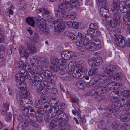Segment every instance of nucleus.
Returning <instances> with one entry per match:
<instances>
[{
  "mask_svg": "<svg viewBox=\"0 0 130 130\" xmlns=\"http://www.w3.org/2000/svg\"><path fill=\"white\" fill-rule=\"evenodd\" d=\"M22 112L24 118L28 122L29 124L37 128L38 126L37 121L40 123L43 120L42 117L36 115V112L33 107H29Z\"/></svg>",
  "mask_w": 130,
  "mask_h": 130,
  "instance_id": "obj_1",
  "label": "nucleus"
},
{
  "mask_svg": "<svg viewBox=\"0 0 130 130\" xmlns=\"http://www.w3.org/2000/svg\"><path fill=\"white\" fill-rule=\"evenodd\" d=\"M116 67L115 66L111 64L105 65L103 66V71L106 74L107 80L113 82L116 81L117 82H119L121 81L123 76L120 73L115 74L114 76L110 74V73L111 74L116 71Z\"/></svg>",
  "mask_w": 130,
  "mask_h": 130,
  "instance_id": "obj_2",
  "label": "nucleus"
},
{
  "mask_svg": "<svg viewBox=\"0 0 130 130\" xmlns=\"http://www.w3.org/2000/svg\"><path fill=\"white\" fill-rule=\"evenodd\" d=\"M37 21V27L44 34H46L48 32L49 29L46 25L44 21L42 19L41 16L38 15L35 18L29 17L26 19V22L31 26L34 27L35 25L34 19Z\"/></svg>",
  "mask_w": 130,
  "mask_h": 130,
  "instance_id": "obj_3",
  "label": "nucleus"
},
{
  "mask_svg": "<svg viewBox=\"0 0 130 130\" xmlns=\"http://www.w3.org/2000/svg\"><path fill=\"white\" fill-rule=\"evenodd\" d=\"M68 116L65 113L63 112H59L56 118L52 120L50 123V128L53 130L59 125L62 124V125H64V124L68 122Z\"/></svg>",
  "mask_w": 130,
  "mask_h": 130,
  "instance_id": "obj_4",
  "label": "nucleus"
},
{
  "mask_svg": "<svg viewBox=\"0 0 130 130\" xmlns=\"http://www.w3.org/2000/svg\"><path fill=\"white\" fill-rule=\"evenodd\" d=\"M118 11H112L113 12V18L112 20H110L109 25L110 27L111 28H115L119 26L121 28L123 29L124 28V24L121 22V15Z\"/></svg>",
  "mask_w": 130,
  "mask_h": 130,
  "instance_id": "obj_5",
  "label": "nucleus"
},
{
  "mask_svg": "<svg viewBox=\"0 0 130 130\" xmlns=\"http://www.w3.org/2000/svg\"><path fill=\"white\" fill-rule=\"evenodd\" d=\"M85 37L86 35H85ZM90 41L89 38H86V39L84 38H81L79 39H78L77 40L76 42V45L80 47L83 46L84 45L85 46V48L86 49L89 50L90 51H93L95 50V48L94 47L93 43L89 42Z\"/></svg>",
  "mask_w": 130,
  "mask_h": 130,
  "instance_id": "obj_6",
  "label": "nucleus"
},
{
  "mask_svg": "<svg viewBox=\"0 0 130 130\" xmlns=\"http://www.w3.org/2000/svg\"><path fill=\"white\" fill-rule=\"evenodd\" d=\"M31 65L34 67L40 65L44 68L47 67L49 65V61L44 58H41L39 60L32 59L30 60Z\"/></svg>",
  "mask_w": 130,
  "mask_h": 130,
  "instance_id": "obj_7",
  "label": "nucleus"
},
{
  "mask_svg": "<svg viewBox=\"0 0 130 130\" xmlns=\"http://www.w3.org/2000/svg\"><path fill=\"white\" fill-rule=\"evenodd\" d=\"M29 73L26 70L22 71L21 72L23 74V75L20 79L19 81L22 82H25V78L28 79L29 80H32L34 76L36 73L32 69H30V70H29Z\"/></svg>",
  "mask_w": 130,
  "mask_h": 130,
  "instance_id": "obj_8",
  "label": "nucleus"
},
{
  "mask_svg": "<svg viewBox=\"0 0 130 130\" xmlns=\"http://www.w3.org/2000/svg\"><path fill=\"white\" fill-rule=\"evenodd\" d=\"M22 81H16V84L17 87L21 91V94L24 97L26 98V97H28L30 93L25 89V88L26 87V85L25 82H22Z\"/></svg>",
  "mask_w": 130,
  "mask_h": 130,
  "instance_id": "obj_9",
  "label": "nucleus"
},
{
  "mask_svg": "<svg viewBox=\"0 0 130 130\" xmlns=\"http://www.w3.org/2000/svg\"><path fill=\"white\" fill-rule=\"evenodd\" d=\"M50 23L53 25V26L54 25V27L56 31L58 32H61L63 31L64 26L62 20L59 19L55 21H52Z\"/></svg>",
  "mask_w": 130,
  "mask_h": 130,
  "instance_id": "obj_10",
  "label": "nucleus"
},
{
  "mask_svg": "<svg viewBox=\"0 0 130 130\" xmlns=\"http://www.w3.org/2000/svg\"><path fill=\"white\" fill-rule=\"evenodd\" d=\"M102 58L99 57L95 58L89 59L88 60V62L89 65L91 67L93 66H98L102 62Z\"/></svg>",
  "mask_w": 130,
  "mask_h": 130,
  "instance_id": "obj_11",
  "label": "nucleus"
},
{
  "mask_svg": "<svg viewBox=\"0 0 130 130\" xmlns=\"http://www.w3.org/2000/svg\"><path fill=\"white\" fill-rule=\"evenodd\" d=\"M55 79L53 80H51L50 81H44L43 82H41L40 83V84L42 86L43 85L44 87H46L47 89L50 90L53 88L55 85V84L54 82H53V81L56 78V77L55 76H54Z\"/></svg>",
  "mask_w": 130,
  "mask_h": 130,
  "instance_id": "obj_12",
  "label": "nucleus"
},
{
  "mask_svg": "<svg viewBox=\"0 0 130 130\" xmlns=\"http://www.w3.org/2000/svg\"><path fill=\"white\" fill-rule=\"evenodd\" d=\"M18 68L21 70V71H19V72L16 74L15 77L16 81L19 82L20 80V79L23 75L21 72L22 71H26V69H25V65H24L22 61H20L18 63Z\"/></svg>",
  "mask_w": 130,
  "mask_h": 130,
  "instance_id": "obj_13",
  "label": "nucleus"
},
{
  "mask_svg": "<svg viewBox=\"0 0 130 130\" xmlns=\"http://www.w3.org/2000/svg\"><path fill=\"white\" fill-rule=\"evenodd\" d=\"M74 53L72 51H66L63 52L61 54V56L64 60H68L70 58L74 59Z\"/></svg>",
  "mask_w": 130,
  "mask_h": 130,
  "instance_id": "obj_14",
  "label": "nucleus"
},
{
  "mask_svg": "<svg viewBox=\"0 0 130 130\" xmlns=\"http://www.w3.org/2000/svg\"><path fill=\"white\" fill-rule=\"evenodd\" d=\"M116 42L120 47H123L125 45V42L123 37L121 35H118L115 38Z\"/></svg>",
  "mask_w": 130,
  "mask_h": 130,
  "instance_id": "obj_15",
  "label": "nucleus"
},
{
  "mask_svg": "<svg viewBox=\"0 0 130 130\" xmlns=\"http://www.w3.org/2000/svg\"><path fill=\"white\" fill-rule=\"evenodd\" d=\"M58 7L61 10H64L66 12L71 10L73 8V7L70 5H67L63 2L58 5Z\"/></svg>",
  "mask_w": 130,
  "mask_h": 130,
  "instance_id": "obj_16",
  "label": "nucleus"
},
{
  "mask_svg": "<svg viewBox=\"0 0 130 130\" xmlns=\"http://www.w3.org/2000/svg\"><path fill=\"white\" fill-rule=\"evenodd\" d=\"M63 2L67 5H70L73 7V6H75L78 9V7H77L79 6V3L77 0H63Z\"/></svg>",
  "mask_w": 130,
  "mask_h": 130,
  "instance_id": "obj_17",
  "label": "nucleus"
},
{
  "mask_svg": "<svg viewBox=\"0 0 130 130\" xmlns=\"http://www.w3.org/2000/svg\"><path fill=\"white\" fill-rule=\"evenodd\" d=\"M104 7L101 8L100 10V14L103 17L105 18H108L110 15V12L108 10Z\"/></svg>",
  "mask_w": 130,
  "mask_h": 130,
  "instance_id": "obj_18",
  "label": "nucleus"
},
{
  "mask_svg": "<svg viewBox=\"0 0 130 130\" xmlns=\"http://www.w3.org/2000/svg\"><path fill=\"white\" fill-rule=\"evenodd\" d=\"M103 90H102V88L100 89L97 88L94 90H90L88 92V94L90 95H96L103 93Z\"/></svg>",
  "mask_w": 130,
  "mask_h": 130,
  "instance_id": "obj_19",
  "label": "nucleus"
},
{
  "mask_svg": "<svg viewBox=\"0 0 130 130\" xmlns=\"http://www.w3.org/2000/svg\"><path fill=\"white\" fill-rule=\"evenodd\" d=\"M29 124L28 122L24 118V121L21 122L18 125L17 128V130H25V127L28 126Z\"/></svg>",
  "mask_w": 130,
  "mask_h": 130,
  "instance_id": "obj_20",
  "label": "nucleus"
},
{
  "mask_svg": "<svg viewBox=\"0 0 130 130\" xmlns=\"http://www.w3.org/2000/svg\"><path fill=\"white\" fill-rule=\"evenodd\" d=\"M113 84V83H109L106 84L105 87L102 88V90H103V93L107 92L109 90L113 89L114 88Z\"/></svg>",
  "mask_w": 130,
  "mask_h": 130,
  "instance_id": "obj_21",
  "label": "nucleus"
},
{
  "mask_svg": "<svg viewBox=\"0 0 130 130\" xmlns=\"http://www.w3.org/2000/svg\"><path fill=\"white\" fill-rule=\"evenodd\" d=\"M120 119L122 122H126L130 120V113L129 112L122 115L120 117Z\"/></svg>",
  "mask_w": 130,
  "mask_h": 130,
  "instance_id": "obj_22",
  "label": "nucleus"
},
{
  "mask_svg": "<svg viewBox=\"0 0 130 130\" xmlns=\"http://www.w3.org/2000/svg\"><path fill=\"white\" fill-rule=\"evenodd\" d=\"M120 1L119 0H113L112 7L111 9L112 11L118 10L120 7Z\"/></svg>",
  "mask_w": 130,
  "mask_h": 130,
  "instance_id": "obj_23",
  "label": "nucleus"
},
{
  "mask_svg": "<svg viewBox=\"0 0 130 130\" xmlns=\"http://www.w3.org/2000/svg\"><path fill=\"white\" fill-rule=\"evenodd\" d=\"M28 50L29 51L30 54H32L35 53L36 50L33 43H29L27 44Z\"/></svg>",
  "mask_w": 130,
  "mask_h": 130,
  "instance_id": "obj_24",
  "label": "nucleus"
},
{
  "mask_svg": "<svg viewBox=\"0 0 130 130\" xmlns=\"http://www.w3.org/2000/svg\"><path fill=\"white\" fill-rule=\"evenodd\" d=\"M95 86L97 87V88L100 89V88H102L106 84L104 82H103L102 80L99 79L98 80L94 81Z\"/></svg>",
  "mask_w": 130,
  "mask_h": 130,
  "instance_id": "obj_25",
  "label": "nucleus"
},
{
  "mask_svg": "<svg viewBox=\"0 0 130 130\" xmlns=\"http://www.w3.org/2000/svg\"><path fill=\"white\" fill-rule=\"evenodd\" d=\"M67 12L64 10H55V14L56 16L58 18H61L62 17L63 15L66 14Z\"/></svg>",
  "mask_w": 130,
  "mask_h": 130,
  "instance_id": "obj_26",
  "label": "nucleus"
},
{
  "mask_svg": "<svg viewBox=\"0 0 130 130\" xmlns=\"http://www.w3.org/2000/svg\"><path fill=\"white\" fill-rule=\"evenodd\" d=\"M59 113L58 110L57 106H55L52 107L50 110V111H49V113L52 115L53 116H55L57 113Z\"/></svg>",
  "mask_w": 130,
  "mask_h": 130,
  "instance_id": "obj_27",
  "label": "nucleus"
},
{
  "mask_svg": "<svg viewBox=\"0 0 130 130\" xmlns=\"http://www.w3.org/2000/svg\"><path fill=\"white\" fill-rule=\"evenodd\" d=\"M79 71V70H77L75 72H74L73 73H72V75L75 78H81L84 76V75L81 73Z\"/></svg>",
  "mask_w": 130,
  "mask_h": 130,
  "instance_id": "obj_28",
  "label": "nucleus"
},
{
  "mask_svg": "<svg viewBox=\"0 0 130 130\" xmlns=\"http://www.w3.org/2000/svg\"><path fill=\"white\" fill-rule=\"evenodd\" d=\"M65 34L70 38L73 40H75L77 39V36L71 32L66 31Z\"/></svg>",
  "mask_w": 130,
  "mask_h": 130,
  "instance_id": "obj_29",
  "label": "nucleus"
},
{
  "mask_svg": "<svg viewBox=\"0 0 130 130\" xmlns=\"http://www.w3.org/2000/svg\"><path fill=\"white\" fill-rule=\"evenodd\" d=\"M98 71V69L96 68H91L89 70L88 72V74L90 76L96 74Z\"/></svg>",
  "mask_w": 130,
  "mask_h": 130,
  "instance_id": "obj_30",
  "label": "nucleus"
},
{
  "mask_svg": "<svg viewBox=\"0 0 130 130\" xmlns=\"http://www.w3.org/2000/svg\"><path fill=\"white\" fill-rule=\"evenodd\" d=\"M43 75L45 77H50L51 80H53V76L52 74V72L48 70H45L44 72Z\"/></svg>",
  "mask_w": 130,
  "mask_h": 130,
  "instance_id": "obj_31",
  "label": "nucleus"
},
{
  "mask_svg": "<svg viewBox=\"0 0 130 130\" xmlns=\"http://www.w3.org/2000/svg\"><path fill=\"white\" fill-rule=\"evenodd\" d=\"M19 103V105L20 107L23 110H22V113H23V111L25 109H27L29 107H28L27 108H24L25 107V104H28L30 103L28 101V102H27L25 101H23V102H20Z\"/></svg>",
  "mask_w": 130,
  "mask_h": 130,
  "instance_id": "obj_32",
  "label": "nucleus"
},
{
  "mask_svg": "<svg viewBox=\"0 0 130 130\" xmlns=\"http://www.w3.org/2000/svg\"><path fill=\"white\" fill-rule=\"evenodd\" d=\"M43 67L40 65L37 66L35 69L36 73L39 74H42L44 72V70Z\"/></svg>",
  "mask_w": 130,
  "mask_h": 130,
  "instance_id": "obj_33",
  "label": "nucleus"
},
{
  "mask_svg": "<svg viewBox=\"0 0 130 130\" xmlns=\"http://www.w3.org/2000/svg\"><path fill=\"white\" fill-rule=\"evenodd\" d=\"M123 22L125 25H129L130 24V19L128 17L125 16L122 17Z\"/></svg>",
  "mask_w": 130,
  "mask_h": 130,
  "instance_id": "obj_34",
  "label": "nucleus"
},
{
  "mask_svg": "<svg viewBox=\"0 0 130 130\" xmlns=\"http://www.w3.org/2000/svg\"><path fill=\"white\" fill-rule=\"evenodd\" d=\"M9 104L4 105V106L2 107L1 109V112L2 114L6 115L7 113V110L9 109Z\"/></svg>",
  "mask_w": 130,
  "mask_h": 130,
  "instance_id": "obj_35",
  "label": "nucleus"
},
{
  "mask_svg": "<svg viewBox=\"0 0 130 130\" xmlns=\"http://www.w3.org/2000/svg\"><path fill=\"white\" fill-rule=\"evenodd\" d=\"M57 107L58 110V112H62L65 108V104L63 103H60Z\"/></svg>",
  "mask_w": 130,
  "mask_h": 130,
  "instance_id": "obj_36",
  "label": "nucleus"
},
{
  "mask_svg": "<svg viewBox=\"0 0 130 130\" xmlns=\"http://www.w3.org/2000/svg\"><path fill=\"white\" fill-rule=\"evenodd\" d=\"M65 124H64V125H62V124L59 125V128H61V130H66V129H69L71 128V126L69 124H67L65 125Z\"/></svg>",
  "mask_w": 130,
  "mask_h": 130,
  "instance_id": "obj_37",
  "label": "nucleus"
},
{
  "mask_svg": "<svg viewBox=\"0 0 130 130\" xmlns=\"http://www.w3.org/2000/svg\"><path fill=\"white\" fill-rule=\"evenodd\" d=\"M99 78V79L102 80V82L106 84V83L107 80L106 73V74H102L100 75Z\"/></svg>",
  "mask_w": 130,
  "mask_h": 130,
  "instance_id": "obj_38",
  "label": "nucleus"
},
{
  "mask_svg": "<svg viewBox=\"0 0 130 130\" xmlns=\"http://www.w3.org/2000/svg\"><path fill=\"white\" fill-rule=\"evenodd\" d=\"M17 98L18 102L24 101V100H28L26 98H25L21 93L17 95Z\"/></svg>",
  "mask_w": 130,
  "mask_h": 130,
  "instance_id": "obj_39",
  "label": "nucleus"
},
{
  "mask_svg": "<svg viewBox=\"0 0 130 130\" xmlns=\"http://www.w3.org/2000/svg\"><path fill=\"white\" fill-rule=\"evenodd\" d=\"M66 17L69 18L70 20H74L76 18V15L74 13L70 12L66 15Z\"/></svg>",
  "mask_w": 130,
  "mask_h": 130,
  "instance_id": "obj_40",
  "label": "nucleus"
},
{
  "mask_svg": "<svg viewBox=\"0 0 130 130\" xmlns=\"http://www.w3.org/2000/svg\"><path fill=\"white\" fill-rule=\"evenodd\" d=\"M104 115L106 117L108 116L109 114L113 113L112 110L106 108L104 109Z\"/></svg>",
  "mask_w": 130,
  "mask_h": 130,
  "instance_id": "obj_41",
  "label": "nucleus"
},
{
  "mask_svg": "<svg viewBox=\"0 0 130 130\" xmlns=\"http://www.w3.org/2000/svg\"><path fill=\"white\" fill-rule=\"evenodd\" d=\"M19 53L20 55H21V53H22L23 55L25 56H28V55L30 54L29 51L27 49H23L20 50Z\"/></svg>",
  "mask_w": 130,
  "mask_h": 130,
  "instance_id": "obj_42",
  "label": "nucleus"
},
{
  "mask_svg": "<svg viewBox=\"0 0 130 130\" xmlns=\"http://www.w3.org/2000/svg\"><path fill=\"white\" fill-rule=\"evenodd\" d=\"M54 117L51 113H48L47 115L44 117V120L46 122H49L52 118Z\"/></svg>",
  "mask_w": 130,
  "mask_h": 130,
  "instance_id": "obj_43",
  "label": "nucleus"
},
{
  "mask_svg": "<svg viewBox=\"0 0 130 130\" xmlns=\"http://www.w3.org/2000/svg\"><path fill=\"white\" fill-rule=\"evenodd\" d=\"M128 99L126 98H124L121 99H120L119 101L121 103V104H123V105H125V106L126 107V105H127L128 102Z\"/></svg>",
  "mask_w": 130,
  "mask_h": 130,
  "instance_id": "obj_44",
  "label": "nucleus"
},
{
  "mask_svg": "<svg viewBox=\"0 0 130 130\" xmlns=\"http://www.w3.org/2000/svg\"><path fill=\"white\" fill-rule=\"evenodd\" d=\"M37 12H42L43 14H48L50 13V11L45 8H44L43 9H38L37 10Z\"/></svg>",
  "mask_w": 130,
  "mask_h": 130,
  "instance_id": "obj_45",
  "label": "nucleus"
},
{
  "mask_svg": "<svg viewBox=\"0 0 130 130\" xmlns=\"http://www.w3.org/2000/svg\"><path fill=\"white\" fill-rule=\"evenodd\" d=\"M84 81L82 80H79L78 81L76 84L78 87L81 89H83L84 88Z\"/></svg>",
  "mask_w": 130,
  "mask_h": 130,
  "instance_id": "obj_46",
  "label": "nucleus"
},
{
  "mask_svg": "<svg viewBox=\"0 0 130 130\" xmlns=\"http://www.w3.org/2000/svg\"><path fill=\"white\" fill-rule=\"evenodd\" d=\"M40 74L36 73L33 77L34 79L39 82H40L42 78Z\"/></svg>",
  "mask_w": 130,
  "mask_h": 130,
  "instance_id": "obj_47",
  "label": "nucleus"
},
{
  "mask_svg": "<svg viewBox=\"0 0 130 130\" xmlns=\"http://www.w3.org/2000/svg\"><path fill=\"white\" fill-rule=\"evenodd\" d=\"M119 8L120 11L122 13H125L127 11V9L125 6L124 5L120 6Z\"/></svg>",
  "mask_w": 130,
  "mask_h": 130,
  "instance_id": "obj_48",
  "label": "nucleus"
},
{
  "mask_svg": "<svg viewBox=\"0 0 130 130\" xmlns=\"http://www.w3.org/2000/svg\"><path fill=\"white\" fill-rule=\"evenodd\" d=\"M51 63L53 65H58V60L56 58L54 57H52L50 60Z\"/></svg>",
  "mask_w": 130,
  "mask_h": 130,
  "instance_id": "obj_49",
  "label": "nucleus"
},
{
  "mask_svg": "<svg viewBox=\"0 0 130 130\" xmlns=\"http://www.w3.org/2000/svg\"><path fill=\"white\" fill-rule=\"evenodd\" d=\"M44 109L45 110V112L46 113L48 112L49 113V111H50V110L51 108L50 105L48 103L47 104L44 103Z\"/></svg>",
  "mask_w": 130,
  "mask_h": 130,
  "instance_id": "obj_50",
  "label": "nucleus"
},
{
  "mask_svg": "<svg viewBox=\"0 0 130 130\" xmlns=\"http://www.w3.org/2000/svg\"><path fill=\"white\" fill-rule=\"evenodd\" d=\"M58 65H53V66H50L51 70L54 72L58 71L60 70L59 67Z\"/></svg>",
  "mask_w": 130,
  "mask_h": 130,
  "instance_id": "obj_51",
  "label": "nucleus"
},
{
  "mask_svg": "<svg viewBox=\"0 0 130 130\" xmlns=\"http://www.w3.org/2000/svg\"><path fill=\"white\" fill-rule=\"evenodd\" d=\"M80 72H81L82 74H83L84 76V75H85L87 72V69L85 67H84L82 66L80 68V69L79 70Z\"/></svg>",
  "mask_w": 130,
  "mask_h": 130,
  "instance_id": "obj_52",
  "label": "nucleus"
},
{
  "mask_svg": "<svg viewBox=\"0 0 130 130\" xmlns=\"http://www.w3.org/2000/svg\"><path fill=\"white\" fill-rule=\"evenodd\" d=\"M105 98L103 94H99L97 95L95 97V99L98 101L102 100Z\"/></svg>",
  "mask_w": 130,
  "mask_h": 130,
  "instance_id": "obj_53",
  "label": "nucleus"
},
{
  "mask_svg": "<svg viewBox=\"0 0 130 130\" xmlns=\"http://www.w3.org/2000/svg\"><path fill=\"white\" fill-rule=\"evenodd\" d=\"M43 104L40 101L39 99L36 101L35 103V106L37 108H39Z\"/></svg>",
  "mask_w": 130,
  "mask_h": 130,
  "instance_id": "obj_54",
  "label": "nucleus"
},
{
  "mask_svg": "<svg viewBox=\"0 0 130 130\" xmlns=\"http://www.w3.org/2000/svg\"><path fill=\"white\" fill-rule=\"evenodd\" d=\"M31 81L30 82V83L31 85L35 87L36 86L39 84V82L34 79V80H31Z\"/></svg>",
  "mask_w": 130,
  "mask_h": 130,
  "instance_id": "obj_55",
  "label": "nucleus"
},
{
  "mask_svg": "<svg viewBox=\"0 0 130 130\" xmlns=\"http://www.w3.org/2000/svg\"><path fill=\"white\" fill-rule=\"evenodd\" d=\"M40 101H41L42 103H45V102L46 101V98L44 95H41L40 96V97L38 99Z\"/></svg>",
  "mask_w": 130,
  "mask_h": 130,
  "instance_id": "obj_56",
  "label": "nucleus"
},
{
  "mask_svg": "<svg viewBox=\"0 0 130 130\" xmlns=\"http://www.w3.org/2000/svg\"><path fill=\"white\" fill-rule=\"evenodd\" d=\"M44 113V111L43 109L42 108H40L37 110V115L38 114L40 115H43Z\"/></svg>",
  "mask_w": 130,
  "mask_h": 130,
  "instance_id": "obj_57",
  "label": "nucleus"
},
{
  "mask_svg": "<svg viewBox=\"0 0 130 130\" xmlns=\"http://www.w3.org/2000/svg\"><path fill=\"white\" fill-rule=\"evenodd\" d=\"M89 28H91L95 30H96L98 29V26L95 23H91L89 26Z\"/></svg>",
  "mask_w": 130,
  "mask_h": 130,
  "instance_id": "obj_58",
  "label": "nucleus"
},
{
  "mask_svg": "<svg viewBox=\"0 0 130 130\" xmlns=\"http://www.w3.org/2000/svg\"><path fill=\"white\" fill-rule=\"evenodd\" d=\"M13 13V11L10 8H8L7 10L6 11L5 13L6 15L9 16L10 17V14L12 15Z\"/></svg>",
  "mask_w": 130,
  "mask_h": 130,
  "instance_id": "obj_59",
  "label": "nucleus"
},
{
  "mask_svg": "<svg viewBox=\"0 0 130 130\" xmlns=\"http://www.w3.org/2000/svg\"><path fill=\"white\" fill-rule=\"evenodd\" d=\"M129 128V126L126 124H123L121 127V128L122 130L127 129Z\"/></svg>",
  "mask_w": 130,
  "mask_h": 130,
  "instance_id": "obj_60",
  "label": "nucleus"
},
{
  "mask_svg": "<svg viewBox=\"0 0 130 130\" xmlns=\"http://www.w3.org/2000/svg\"><path fill=\"white\" fill-rule=\"evenodd\" d=\"M119 124L116 122H114L112 123L111 126L112 128L113 129H116L118 128L119 126Z\"/></svg>",
  "mask_w": 130,
  "mask_h": 130,
  "instance_id": "obj_61",
  "label": "nucleus"
},
{
  "mask_svg": "<svg viewBox=\"0 0 130 130\" xmlns=\"http://www.w3.org/2000/svg\"><path fill=\"white\" fill-rule=\"evenodd\" d=\"M94 30L91 28H90L87 30L88 34L90 35L94 34L95 32Z\"/></svg>",
  "mask_w": 130,
  "mask_h": 130,
  "instance_id": "obj_62",
  "label": "nucleus"
},
{
  "mask_svg": "<svg viewBox=\"0 0 130 130\" xmlns=\"http://www.w3.org/2000/svg\"><path fill=\"white\" fill-rule=\"evenodd\" d=\"M96 1L101 4L104 7L106 6L107 2L106 0H96Z\"/></svg>",
  "mask_w": 130,
  "mask_h": 130,
  "instance_id": "obj_63",
  "label": "nucleus"
},
{
  "mask_svg": "<svg viewBox=\"0 0 130 130\" xmlns=\"http://www.w3.org/2000/svg\"><path fill=\"white\" fill-rule=\"evenodd\" d=\"M50 92L52 93L53 94H56L58 93L57 89L54 87L50 90Z\"/></svg>",
  "mask_w": 130,
  "mask_h": 130,
  "instance_id": "obj_64",
  "label": "nucleus"
}]
</instances>
